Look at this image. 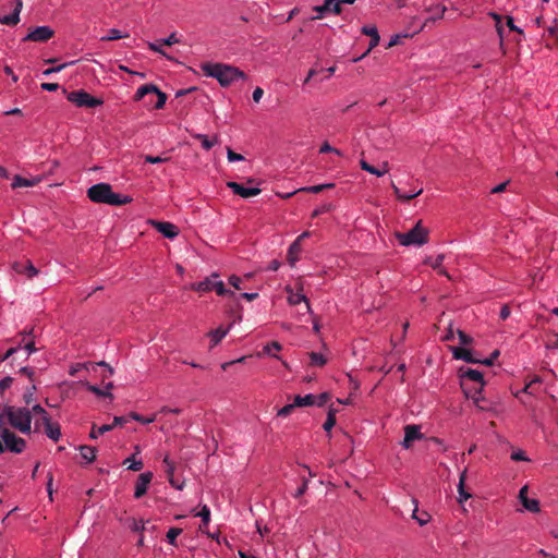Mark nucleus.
<instances>
[{
  "instance_id": "52",
  "label": "nucleus",
  "mask_w": 558,
  "mask_h": 558,
  "mask_svg": "<svg viewBox=\"0 0 558 558\" xmlns=\"http://www.w3.org/2000/svg\"><path fill=\"white\" fill-rule=\"evenodd\" d=\"M457 333H458L459 340H460V342L462 344L468 345V344H471L473 342L472 337L466 335L464 331L458 329Z\"/></svg>"
},
{
  "instance_id": "13",
  "label": "nucleus",
  "mask_w": 558,
  "mask_h": 558,
  "mask_svg": "<svg viewBox=\"0 0 558 558\" xmlns=\"http://www.w3.org/2000/svg\"><path fill=\"white\" fill-rule=\"evenodd\" d=\"M227 186L231 189L234 194L240 195L243 198L256 196L260 193V189L258 187H244L240 183L233 181L228 182Z\"/></svg>"
},
{
  "instance_id": "30",
  "label": "nucleus",
  "mask_w": 558,
  "mask_h": 558,
  "mask_svg": "<svg viewBox=\"0 0 558 558\" xmlns=\"http://www.w3.org/2000/svg\"><path fill=\"white\" fill-rule=\"evenodd\" d=\"M293 402L296 407H310L315 404L316 397L314 395H306L304 397L295 396Z\"/></svg>"
},
{
  "instance_id": "46",
  "label": "nucleus",
  "mask_w": 558,
  "mask_h": 558,
  "mask_svg": "<svg viewBox=\"0 0 558 558\" xmlns=\"http://www.w3.org/2000/svg\"><path fill=\"white\" fill-rule=\"evenodd\" d=\"M417 512H418V510L415 509L413 511L412 517L418 522L420 525L426 524L429 521L430 515L427 512H422L420 514H417Z\"/></svg>"
},
{
  "instance_id": "17",
  "label": "nucleus",
  "mask_w": 558,
  "mask_h": 558,
  "mask_svg": "<svg viewBox=\"0 0 558 558\" xmlns=\"http://www.w3.org/2000/svg\"><path fill=\"white\" fill-rule=\"evenodd\" d=\"M218 277V274H213L210 277L205 278V280L195 282L191 284V289L198 292H208L213 290L215 278Z\"/></svg>"
},
{
  "instance_id": "10",
  "label": "nucleus",
  "mask_w": 558,
  "mask_h": 558,
  "mask_svg": "<svg viewBox=\"0 0 558 558\" xmlns=\"http://www.w3.org/2000/svg\"><path fill=\"white\" fill-rule=\"evenodd\" d=\"M362 33L364 35L368 36V38H371L369 47L362 56L354 58L353 62H357V61L362 60L365 56H367L372 51V49H374L379 44V40H380L378 31H377L376 26H374V25L363 26Z\"/></svg>"
},
{
  "instance_id": "26",
  "label": "nucleus",
  "mask_w": 558,
  "mask_h": 558,
  "mask_svg": "<svg viewBox=\"0 0 558 558\" xmlns=\"http://www.w3.org/2000/svg\"><path fill=\"white\" fill-rule=\"evenodd\" d=\"M446 7L441 4H430L426 11L432 13L430 17L427 21H436L437 19H441L446 12Z\"/></svg>"
},
{
  "instance_id": "56",
  "label": "nucleus",
  "mask_w": 558,
  "mask_h": 558,
  "mask_svg": "<svg viewBox=\"0 0 558 558\" xmlns=\"http://www.w3.org/2000/svg\"><path fill=\"white\" fill-rule=\"evenodd\" d=\"M331 209H332L331 204H324L323 206H320L319 208H317L313 211L312 217L315 218L322 214L330 211Z\"/></svg>"
},
{
  "instance_id": "31",
  "label": "nucleus",
  "mask_w": 558,
  "mask_h": 558,
  "mask_svg": "<svg viewBox=\"0 0 558 558\" xmlns=\"http://www.w3.org/2000/svg\"><path fill=\"white\" fill-rule=\"evenodd\" d=\"M81 456L87 463H92L96 458V448L90 446L80 447Z\"/></svg>"
},
{
  "instance_id": "39",
  "label": "nucleus",
  "mask_w": 558,
  "mask_h": 558,
  "mask_svg": "<svg viewBox=\"0 0 558 558\" xmlns=\"http://www.w3.org/2000/svg\"><path fill=\"white\" fill-rule=\"evenodd\" d=\"M196 515L202 518V525L199 526V530L204 532L205 526H207L210 521V510L205 505L202 507L201 511Z\"/></svg>"
},
{
  "instance_id": "22",
  "label": "nucleus",
  "mask_w": 558,
  "mask_h": 558,
  "mask_svg": "<svg viewBox=\"0 0 558 558\" xmlns=\"http://www.w3.org/2000/svg\"><path fill=\"white\" fill-rule=\"evenodd\" d=\"M315 11H317L319 14H323L325 12H332L335 14L341 13V8L338 7V2L336 0H325L323 5L316 7ZM319 15L318 17H320Z\"/></svg>"
},
{
  "instance_id": "28",
  "label": "nucleus",
  "mask_w": 558,
  "mask_h": 558,
  "mask_svg": "<svg viewBox=\"0 0 558 558\" xmlns=\"http://www.w3.org/2000/svg\"><path fill=\"white\" fill-rule=\"evenodd\" d=\"M465 471H463L460 475L459 485H458V493H459V502L462 504L463 501L468 500L471 497V494L468 493L464 488V482H465Z\"/></svg>"
},
{
  "instance_id": "6",
  "label": "nucleus",
  "mask_w": 558,
  "mask_h": 558,
  "mask_svg": "<svg viewBox=\"0 0 558 558\" xmlns=\"http://www.w3.org/2000/svg\"><path fill=\"white\" fill-rule=\"evenodd\" d=\"M0 437L3 440L4 448L13 453H22L26 448V441L9 428L2 430Z\"/></svg>"
},
{
  "instance_id": "19",
  "label": "nucleus",
  "mask_w": 558,
  "mask_h": 558,
  "mask_svg": "<svg viewBox=\"0 0 558 558\" xmlns=\"http://www.w3.org/2000/svg\"><path fill=\"white\" fill-rule=\"evenodd\" d=\"M493 16V19L495 20L496 22V31L498 33V36L500 38V48L502 49L504 51V54H507L508 53V47L505 46V27H504V24H502V21H501V16L497 13H492L490 14Z\"/></svg>"
},
{
  "instance_id": "14",
  "label": "nucleus",
  "mask_w": 558,
  "mask_h": 558,
  "mask_svg": "<svg viewBox=\"0 0 558 558\" xmlns=\"http://www.w3.org/2000/svg\"><path fill=\"white\" fill-rule=\"evenodd\" d=\"M423 438V434L420 430V426L417 425H407L404 427V439L402 441V446L405 449H409L411 447V444L414 440H418Z\"/></svg>"
},
{
  "instance_id": "18",
  "label": "nucleus",
  "mask_w": 558,
  "mask_h": 558,
  "mask_svg": "<svg viewBox=\"0 0 558 558\" xmlns=\"http://www.w3.org/2000/svg\"><path fill=\"white\" fill-rule=\"evenodd\" d=\"M23 3L21 0H17L15 9L12 14L4 15L0 17V23L4 25H16L20 22V12L22 10Z\"/></svg>"
},
{
  "instance_id": "62",
  "label": "nucleus",
  "mask_w": 558,
  "mask_h": 558,
  "mask_svg": "<svg viewBox=\"0 0 558 558\" xmlns=\"http://www.w3.org/2000/svg\"><path fill=\"white\" fill-rule=\"evenodd\" d=\"M130 527L134 532H142V531H144L145 525H144L143 521H137V520L133 519Z\"/></svg>"
},
{
  "instance_id": "63",
  "label": "nucleus",
  "mask_w": 558,
  "mask_h": 558,
  "mask_svg": "<svg viewBox=\"0 0 558 558\" xmlns=\"http://www.w3.org/2000/svg\"><path fill=\"white\" fill-rule=\"evenodd\" d=\"M179 43V39L175 35V33H172L169 37L161 39V44L165 46H171Z\"/></svg>"
},
{
  "instance_id": "21",
  "label": "nucleus",
  "mask_w": 558,
  "mask_h": 558,
  "mask_svg": "<svg viewBox=\"0 0 558 558\" xmlns=\"http://www.w3.org/2000/svg\"><path fill=\"white\" fill-rule=\"evenodd\" d=\"M452 355L457 360H463L468 363H477L480 360L474 359L472 352L464 348H452Z\"/></svg>"
},
{
  "instance_id": "43",
  "label": "nucleus",
  "mask_w": 558,
  "mask_h": 558,
  "mask_svg": "<svg viewBox=\"0 0 558 558\" xmlns=\"http://www.w3.org/2000/svg\"><path fill=\"white\" fill-rule=\"evenodd\" d=\"M182 533L180 527H171L167 533V539L171 545H177V537Z\"/></svg>"
},
{
  "instance_id": "49",
  "label": "nucleus",
  "mask_w": 558,
  "mask_h": 558,
  "mask_svg": "<svg viewBox=\"0 0 558 558\" xmlns=\"http://www.w3.org/2000/svg\"><path fill=\"white\" fill-rule=\"evenodd\" d=\"M129 469L132 470V471H140L143 469V462L142 461H135L133 460V458H128L125 461H124V464L129 463Z\"/></svg>"
},
{
  "instance_id": "55",
  "label": "nucleus",
  "mask_w": 558,
  "mask_h": 558,
  "mask_svg": "<svg viewBox=\"0 0 558 558\" xmlns=\"http://www.w3.org/2000/svg\"><path fill=\"white\" fill-rule=\"evenodd\" d=\"M506 25L509 27V32H517L518 34L523 33V29L514 25L513 19L511 16H506Z\"/></svg>"
},
{
  "instance_id": "29",
  "label": "nucleus",
  "mask_w": 558,
  "mask_h": 558,
  "mask_svg": "<svg viewBox=\"0 0 558 558\" xmlns=\"http://www.w3.org/2000/svg\"><path fill=\"white\" fill-rule=\"evenodd\" d=\"M301 251V244H299V241H294L288 251V260L293 266L295 262L299 259V253Z\"/></svg>"
},
{
  "instance_id": "8",
  "label": "nucleus",
  "mask_w": 558,
  "mask_h": 558,
  "mask_svg": "<svg viewBox=\"0 0 558 558\" xmlns=\"http://www.w3.org/2000/svg\"><path fill=\"white\" fill-rule=\"evenodd\" d=\"M462 377L468 378L478 385V389L475 390L474 395L472 396V399L474 400V403L476 404L477 408H480L481 410H486V407L482 404L484 399L480 397L481 390L485 384L483 379V374L477 369L468 368L463 373Z\"/></svg>"
},
{
  "instance_id": "60",
  "label": "nucleus",
  "mask_w": 558,
  "mask_h": 558,
  "mask_svg": "<svg viewBox=\"0 0 558 558\" xmlns=\"http://www.w3.org/2000/svg\"><path fill=\"white\" fill-rule=\"evenodd\" d=\"M336 425V417H332V415H327V418L324 423V429L326 432H330L331 428Z\"/></svg>"
},
{
  "instance_id": "4",
  "label": "nucleus",
  "mask_w": 558,
  "mask_h": 558,
  "mask_svg": "<svg viewBox=\"0 0 558 558\" xmlns=\"http://www.w3.org/2000/svg\"><path fill=\"white\" fill-rule=\"evenodd\" d=\"M396 239L403 246L416 245L421 246L428 242V230L417 221L416 225L408 232H396Z\"/></svg>"
},
{
  "instance_id": "23",
  "label": "nucleus",
  "mask_w": 558,
  "mask_h": 558,
  "mask_svg": "<svg viewBox=\"0 0 558 558\" xmlns=\"http://www.w3.org/2000/svg\"><path fill=\"white\" fill-rule=\"evenodd\" d=\"M360 167L362 170H364L368 173L375 174L377 177H381L389 171V163L387 161L384 162L385 170H379V169L375 168L374 166L369 165L364 159L360 160Z\"/></svg>"
},
{
  "instance_id": "34",
  "label": "nucleus",
  "mask_w": 558,
  "mask_h": 558,
  "mask_svg": "<svg viewBox=\"0 0 558 558\" xmlns=\"http://www.w3.org/2000/svg\"><path fill=\"white\" fill-rule=\"evenodd\" d=\"M111 429H113V425L105 424L101 426H97L96 424H93L89 437L96 439L98 436L104 435L105 433L110 432Z\"/></svg>"
},
{
  "instance_id": "36",
  "label": "nucleus",
  "mask_w": 558,
  "mask_h": 558,
  "mask_svg": "<svg viewBox=\"0 0 558 558\" xmlns=\"http://www.w3.org/2000/svg\"><path fill=\"white\" fill-rule=\"evenodd\" d=\"M288 302L291 304V305H298L300 304L301 302H305V308L307 311H310V304L305 298L304 294L302 293H293L291 292L289 298H288Z\"/></svg>"
},
{
  "instance_id": "45",
  "label": "nucleus",
  "mask_w": 558,
  "mask_h": 558,
  "mask_svg": "<svg viewBox=\"0 0 558 558\" xmlns=\"http://www.w3.org/2000/svg\"><path fill=\"white\" fill-rule=\"evenodd\" d=\"M35 391H36L35 385H32L31 387L26 388V390L23 395V400L27 405H29L33 402Z\"/></svg>"
},
{
  "instance_id": "51",
  "label": "nucleus",
  "mask_w": 558,
  "mask_h": 558,
  "mask_svg": "<svg viewBox=\"0 0 558 558\" xmlns=\"http://www.w3.org/2000/svg\"><path fill=\"white\" fill-rule=\"evenodd\" d=\"M296 408L295 403H290L284 405L278 411V416H288L292 413V411Z\"/></svg>"
},
{
  "instance_id": "11",
  "label": "nucleus",
  "mask_w": 558,
  "mask_h": 558,
  "mask_svg": "<svg viewBox=\"0 0 558 558\" xmlns=\"http://www.w3.org/2000/svg\"><path fill=\"white\" fill-rule=\"evenodd\" d=\"M150 225L167 239H174L179 234V228L167 221L150 220Z\"/></svg>"
},
{
  "instance_id": "12",
  "label": "nucleus",
  "mask_w": 558,
  "mask_h": 558,
  "mask_svg": "<svg viewBox=\"0 0 558 558\" xmlns=\"http://www.w3.org/2000/svg\"><path fill=\"white\" fill-rule=\"evenodd\" d=\"M151 480H153L151 472H145V473L140 474V476L136 481V484H135V492H134V497L136 499L143 497L146 494L148 485L150 484Z\"/></svg>"
},
{
  "instance_id": "57",
  "label": "nucleus",
  "mask_w": 558,
  "mask_h": 558,
  "mask_svg": "<svg viewBox=\"0 0 558 558\" xmlns=\"http://www.w3.org/2000/svg\"><path fill=\"white\" fill-rule=\"evenodd\" d=\"M13 383V378L10 377V376H7L4 377L3 379L0 380V392H4L8 388L11 387Z\"/></svg>"
},
{
  "instance_id": "50",
  "label": "nucleus",
  "mask_w": 558,
  "mask_h": 558,
  "mask_svg": "<svg viewBox=\"0 0 558 558\" xmlns=\"http://www.w3.org/2000/svg\"><path fill=\"white\" fill-rule=\"evenodd\" d=\"M319 153H322V154H325V153H335V154H336V155H338V156H342V153H341L339 149L331 147V146L329 145V143H328V142H325V143L320 146V148H319Z\"/></svg>"
},
{
  "instance_id": "5",
  "label": "nucleus",
  "mask_w": 558,
  "mask_h": 558,
  "mask_svg": "<svg viewBox=\"0 0 558 558\" xmlns=\"http://www.w3.org/2000/svg\"><path fill=\"white\" fill-rule=\"evenodd\" d=\"M66 99L80 108H95L104 104L102 99L92 96L84 89L69 93Z\"/></svg>"
},
{
  "instance_id": "53",
  "label": "nucleus",
  "mask_w": 558,
  "mask_h": 558,
  "mask_svg": "<svg viewBox=\"0 0 558 558\" xmlns=\"http://www.w3.org/2000/svg\"><path fill=\"white\" fill-rule=\"evenodd\" d=\"M227 157L230 162L243 160L244 157L241 154L233 151L231 148L227 149Z\"/></svg>"
},
{
  "instance_id": "15",
  "label": "nucleus",
  "mask_w": 558,
  "mask_h": 558,
  "mask_svg": "<svg viewBox=\"0 0 558 558\" xmlns=\"http://www.w3.org/2000/svg\"><path fill=\"white\" fill-rule=\"evenodd\" d=\"M165 472L167 474V478L169 483L177 489L183 488V483H180L179 480L174 477L175 463L169 459L168 456L163 458Z\"/></svg>"
},
{
  "instance_id": "40",
  "label": "nucleus",
  "mask_w": 558,
  "mask_h": 558,
  "mask_svg": "<svg viewBox=\"0 0 558 558\" xmlns=\"http://www.w3.org/2000/svg\"><path fill=\"white\" fill-rule=\"evenodd\" d=\"M126 37H129L128 34H122L121 31H119L117 28H111L108 31L107 36L101 37V40L109 41V40H117V39L126 38Z\"/></svg>"
},
{
  "instance_id": "58",
  "label": "nucleus",
  "mask_w": 558,
  "mask_h": 558,
  "mask_svg": "<svg viewBox=\"0 0 558 558\" xmlns=\"http://www.w3.org/2000/svg\"><path fill=\"white\" fill-rule=\"evenodd\" d=\"M330 399V395L328 392H323L318 397H316V402L318 407L325 405Z\"/></svg>"
},
{
  "instance_id": "64",
  "label": "nucleus",
  "mask_w": 558,
  "mask_h": 558,
  "mask_svg": "<svg viewBox=\"0 0 558 558\" xmlns=\"http://www.w3.org/2000/svg\"><path fill=\"white\" fill-rule=\"evenodd\" d=\"M546 347H547V349L558 348V332H555L553 335V338L548 340Z\"/></svg>"
},
{
  "instance_id": "20",
  "label": "nucleus",
  "mask_w": 558,
  "mask_h": 558,
  "mask_svg": "<svg viewBox=\"0 0 558 558\" xmlns=\"http://www.w3.org/2000/svg\"><path fill=\"white\" fill-rule=\"evenodd\" d=\"M40 182L39 178L35 179H25L19 174L14 175L12 181V189H19V187H32L37 185Z\"/></svg>"
},
{
  "instance_id": "9",
  "label": "nucleus",
  "mask_w": 558,
  "mask_h": 558,
  "mask_svg": "<svg viewBox=\"0 0 558 558\" xmlns=\"http://www.w3.org/2000/svg\"><path fill=\"white\" fill-rule=\"evenodd\" d=\"M54 35V31L49 26H37L32 29L26 37L23 38L24 41H35V43H45L51 39Z\"/></svg>"
},
{
  "instance_id": "16",
  "label": "nucleus",
  "mask_w": 558,
  "mask_h": 558,
  "mask_svg": "<svg viewBox=\"0 0 558 558\" xmlns=\"http://www.w3.org/2000/svg\"><path fill=\"white\" fill-rule=\"evenodd\" d=\"M43 421L46 435L54 441L59 440L61 437L60 425L58 423H52L50 416H45Z\"/></svg>"
},
{
  "instance_id": "59",
  "label": "nucleus",
  "mask_w": 558,
  "mask_h": 558,
  "mask_svg": "<svg viewBox=\"0 0 558 558\" xmlns=\"http://www.w3.org/2000/svg\"><path fill=\"white\" fill-rule=\"evenodd\" d=\"M229 283L236 290H241L242 289V278L235 276V275H232L229 277Z\"/></svg>"
},
{
  "instance_id": "47",
  "label": "nucleus",
  "mask_w": 558,
  "mask_h": 558,
  "mask_svg": "<svg viewBox=\"0 0 558 558\" xmlns=\"http://www.w3.org/2000/svg\"><path fill=\"white\" fill-rule=\"evenodd\" d=\"M129 417L142 423V424H149V423H153L155 421V415L150 416V417H144L142 415H140L138 413L136 412H131Z\"/></svg>"
},
{
  "instance_id": "33",
  "label": "nucleus",
  "mask_w": 558,
  "mask_h": 558,
  "mask_svg": "<svg viewBox=\"0 0 558 558\" xmlns=\"http://www.w3.org/2000/svg\"><path fill=\"white\" fill-rule=\"evenodd\" d=\"M230 329V326L228 328L219 327L214 331L209 332V336L211 337L213 345L218 344L228 333Z\"/></svg>"
},
{
  "instance_id": "42",
  "label": "nucleus",
  "mask_w": 558,
  "mask_h": 558,
  "mask_svg": "<svg viewBox=\"0 0 558 558\" xmlns=\"http://www.w3.org/2000/svg\"><path fill=\"white\" fill-rule=\"evenodd\" d=\"M213 290L216 291V293L220 296L223 295H234V293L228 289H226L225 283L222 281H215Z\"/></svg>"
},
{
  "instance_id": "27",
  "label": "nucleus",
  "mask_w": 558,
  "mask_h": 558,
  "mask_svg": "<svg viewBox=\"0 0 558 558\" xmlns=\"http://www.w3.org/2000/svg\"><path fill=\"white\" fill-rule=\"evenodd\" d=\"M86 388L88 391L95 393L96 396H100V397H112V395L109 392V390L113 387L112 383H108L106 385V391L100 389L99 387L95 386V385H90L88 383L85 384Z\"/></svg>"
},
{
  "instance_id": "3",
  "label": "nucleus",
  "mask_w": 558,
  "mask_h": 558,
  "mask_svg": "<svg viewBox=\"0 0 558 558\" xmlns=\"http://www.w3.org/2000/svg\"><path fill=\"white\" fill-rule=\"evenodd\" d=\"M4 414L9 424L23 434L32 432V411L27 408L4 405Z\"/></svg>"
},
{
  "instance_id": "2",
  "label": "nucleus",
  "mask_w": 558,
  "mask_h": 558,
  "mask_svg": "<svg viewBox=\"0 0 558 558\" xmlns=\"http://www.w3.org/2000/svg\"><path fill=\"white\" fill-rule=\"evenodd\" d=\"M88 198L94 203H102L108 205H125L132 202L129 195L117 194L108 183H97L87 190Z\"/></svg>"
},
{
  "instance_id": "44",
  "label": "nucleus",
  "mask_w": 558,
  "mask_h": 558,
  "mask_svg": "<svg viewBox=\"0 0 558 558\" xmlns=\"http://www.w3.org/2000/svg\"><path fill=\"white\" fill-rule=\"evenodd\" d=\"M311 364L315 366H324L326 364L325 357L317 352L310 353Z\"/></svg>"
},
{
  "instance_id": "54",
  "label": "nucleus",
  "mask_w": 558,
  "mask_h": 558,
  "mask_svg": "<svg viewBox=\"0 0 558 558\" xmlns=\"http://www.w3.org/2000/svg\"><path fill=\"white\" fill-rule=\"evenodd\" d=\"M498 356H499V351H498V350H495V351L490 354V356H489V357H487V359H485V360H483V361H481V360H480V362H478V363H480V364H484V365H486V366H492V365H494V362H495V360H496Z\"/></svg>"
},
{
  "instance_id": "1",
  "label": "nucleus",
  "mask_w": 558,
  "mask_h": 558,
  "mask_svg": "<svg viewBox=\"0 0 558 558\" xmlns=\"http://www.w3.org/2000/svg\"><path fill=\"white\" fill-rule=\"evenodd\" d=\"M202 70L206 75L217 78L220 85L225 87L240 78H246L243 71L235 66L222 63H204L202 65Z\"/></svg>"
},
{
  "instance_id": "25",
  "label": "nucleus",
  "mask_w": 558,
  "mask_h": 558,
  "mask_svg": "<svg viewBox=\"0 0 558 558\" xmlns=\"http://www.w3.org/2000/svg\"><path fill=\"white\" fill-rule=\"evenodd\" d=\"M193 137L201 141L203 148L206 150L211 149L216 144L219 143L217 135H215L210 140L207 135L197 133V134H194Z\"/></svg>"
},
{
  "instance_id": "7",
  "label": "nucleus",
  "mask_w": 558,
  "mask_h": 558,
  "mask_svg": "<svg viewBox=\"0 0 558 558\" xmlns=\"http://www.w3.org/2000/svg\"><path fill=\"white\" fill-rule=\"evenodd\" d=\"M149 94H155L157 96V102L154 105L155 109H161L167 100V95L161 92L156 85L146 84L141 86L134 96L135 100H141L145 98V96Z\"/></svg>"
},
{
  "instance_id": "38",
  "label": "nucleus",
  "mask_w": 558,
  "mask_h": 558,
  "mask_svg": "<svg viewBox=\"0 0 558 558\" xmlns=\"http://www.w3.org/2000/svg\"><path fill=\"white\" fill-rule=\"evenodd\" d=\"M391 187L393 190V193L396 194L397 198L402 201V202H409L411 201L412 198L418 196L422 194L423 190L420 189L418 191L412 193V196H405L404 194H401L399 187L393 183L391 182Z\"/></svg>"
},
{
  "instance_id": "48",
  "label": "nucleus",
  "mask_w": 558,
  "mask_h": 558,
  "mask_svg": "<svg viewBox=\"0 0 558 558\" xmlns=\"http://www.w3.org/2000/svg\"><path fill=\"white\" fill-rule=\"evenodd\" d=\"M274 350H276V351H280L281 350V344L278 341H272V342L266 344L263 348V353L264 354L272 355V351Z\"/></svg>"
},
{
  "instance_id": "61",
  "label": "nucleus",
  "mask_w": 558,
  "mask_h": 558,
  "mask_svg": "<svg viewBox=\"0 0 558 558\" xmlns=\"http://www.w3.org/2000/svg\"><path fill=\"white\" fill-rule=\"evenodd\" d=\"M31 411H32V414L34 413V414H38V415H40V416H41V420H43L45 416H49V415H48V413H47V411H46L41 405H39V404H35V405H33V408H32V410H31Z\"/></svg>"
},
{
  "instance_id": "37",
  "label": "nucleus",
  "mask_w": 558,
  "mask_h": 558,
  "mask_svg": "<svg viewBox=\"0 0 558 558\" xmlns=\"http://www.w3.org/2000/svg\"><path fill=\"white\" fill-rule=\"evenodd\" d=\"M444 258H445V256H444L442 254H440V255H438L434 260H432V258H430V257H429V258H427V259L425 260V263H426V264H428V265H430L434 269H438L439 274H441V275H445V276L449 277V276H448V274H447V271H446L445 269H441V268H440V266H441V264H442V262H444Z\"/></svg>"
},
{
  "instance_id": "41",
  "label": "nucleus",
  "mask_w": 558,
  "mask_h": 558,
  "mask_svg": "<svg viewBox=\"0 0 558 558\" xmlns=\"http://www.w3.org/2000/svg\"><path fill=\"white\" fill-rule=\"evenodd\" d=\"M527 493V486H525V494ZM539 501L537 499H531L525 496V511L539 512Z\"/></svg>"
},
{
  "instance_id": "24",
  "label": "nucleus",
  "mask_w": 558,
  "mask_h": 558,
  "mask_svg": "<svg viewBox=\"0 0 558 558\" xmlns=\"http://www.w3.org/2000/svg\"><path fill=\"white\" fill-rule=\"evenodd\" d=\"M14 269L16 272L26 274L28 278H33L38 274V270L34 267V265L31 262L16 263L14 265Z\"/></svg>"
},
{
  "instance_id": "35",
  "label": "nucleus",
  "mask_w": 558,
  "mask_h": 558,
  "mask_svg": "<svg viewBox=\"0 0 558 558\" xmlns=\"http://www.w3.org/2000/svg\"><path fill=\"white\" fill-rule=\"evenodd\" d=\"M84 367L87 371H93V372H96L98 367H106L107 368L106 374L102 375L104 379L110 377L113 374V369L110 366H108L105 362H100L97 364H94V363L85 364Z\"/></svg>"
},
{
  "instance_id": "32",
  "label": "nucleus",
  "mask_w": 558,
  "mask_h": 558,
  "mask_svg": "<svg viewBox=\"0 0 558 558\" xmlns=\"http://www.w3.org/2000/svg\"><path fill=\"white\" fill-rule=\"evenodd\" d=\"M333 186H335L333 183H324V184L302 187V189H299L298 191H295L294 193H299V192L320 193L324 190L332 189Z\"/></svg>"
}]
</instances>
